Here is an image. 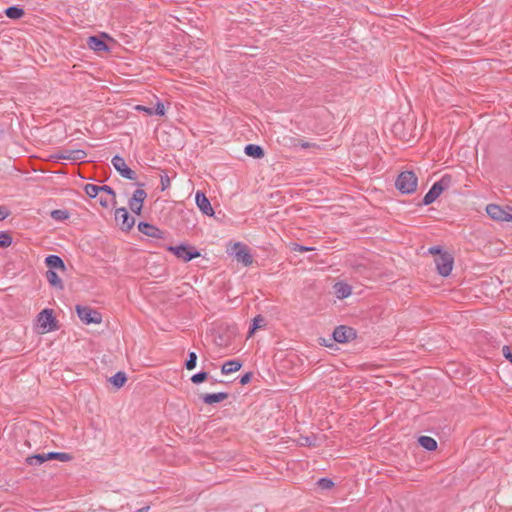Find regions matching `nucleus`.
Segmentation results:
<instances>
[{
  "label": "nucleus",
  "mask_w": 512,
  "mask_h": 512,
  "mask_svg": "<svg viewBox=\"0 0 512 512\" xmlns=\"http://www.w3.org/2000/svg\"><path fill=\"white\" fill-rule=\"evenodd\" d=\"M115 220L123 231H129L135 224V219L129 215L124 207L116 209Z\"/></svg>",
  "instance_id": "nucleus-9"
},
{
  "label": "nucleus",
  "mask_w": 512,
  "mask_h": 512,
  "mask_svg": "<svg viewBox=\"0 0 512 512\" xmlns=\"http://www.w3.org/2000/svg\"><path fill=\"white\" fill-rule=\"evenodd\" d=\"M165 114V108L162 102L158 101L156 107L153 108V115L163 116Z\"/></svg>",
  "instance_id": "nucleus-38"
},
{
  "label": "nucleus",
  "mask_w": 512,
  "mask_h": 512,
  "mask_svg": "<svg viewBox=\"0 0 512 512\" xmlns=\"http://www.w3.org/2000/svg\"><path fill=\"white\" fill-rule=\"evenodd\" d=\"M429 253H431V254H438V256H439V255H440V254H442L443 252H441L440 247L435 246V247H431V248H429Z\"/></svg>",
  "instance_id": "nucleus-44"
},
{
  "label": "nucleus",
  "mask_w": 512,
  "mask_h": 512,
  "mask_svg": "<svg viewBox=\"0 0 512 512\" xmlns=\"http://www.w3.org/2000/svg\"><path fill=\"white\" fill-rule=\"evenodd\" d=\"M138 230L142 234L152 238L162 239L164 237V232L162 230L147 222H140L138 224Z\"/></svg>",
  "instance_id": "nucleus-13"
},
{
  "label": "nucleus",
  "mask_w": 512,
  "mask_h": 512,
  "mask_svg": "<svg viewBox=\"0 0 512 512\" xmlns=\"http://www.w3.org/2000/svg\"><path fill=\"white\" fill-rule=\"evenodd\" d=\"M12 243V237L8 232L1 231L0 232V248H6L10 246Z\"/></svg>",
  "instance_id": "nucleus-30"
},
{
  "label": "nucleus",
  "mask_w": 512,
  "mask_h": 512,
  "mask_svg": "<svg viewBox=\"0 0 512 512\" xmlns=\"http://www.w3.org/2000/svg\"><path fill=\"white\" fill-rule=\"evenodd\" d=\"M242 363L238 360H229L222 365L221 372L223 374H230L240 370Z\"/></svg>",
  "instance_id": "nucleus-21"
},
{
  "label": "nucleus",
  "mask_w": 512,
  "mask_h": 512,
  "mask_svg": "<svg viewBox=\"0 0 512 512\" xmlns=\"http://www.w3.org/2000/svg\"><path fill=\"white\" fill-rule=\"evenodd\" d=\"M418 442L423 448H425L428 451H434L437 448L436 440L429 436H420Z\"/></svg>",
  "instance_id": "nucleus-22"
},
{
  "label": "nucleus",
  "mask_w": 512,
  "mask_h": 512,
  "mask_svg": "<svg viewBox=\"0 0 512 512\" xmlns=\"http://www.w3.org/2000/svg\"><path fill=\"white\" fill-rule=\"evenodd\" d=\"M486 212L490 218L496 221L509 222L512 220V213L508 211V206H506V208H502L496 204H488L486 207Z\"/></svg>",
  "instance_id": "nucleus-7"
},
{
  "label": "nucleus",
  "mask_w": 512,
  "mask_h": 512,
  "mask_svg": "<svg viewBox=\"0 0 512 512\" xmlns=\"http://www.w3.org/2000/svg\"><path fill=\"white\" fill-rule=\"evenodd\" d=\"M207 378H208V373L205 371H201L199 373L194 374L191 377V381L194 384H200V383L204 382Z\"/></svg>",
  "instance_id": "nucleus-33"
},
{
  "label": "nucleus",
  "mask_w": 512,
  "mask_h": 512,
  "mask_svg": "<svg viewBox=\"0 0 512 512\" xmlns=\"http://www.w3.org/2000/svg\"><path fill=\"white\" fill-rule=\"evenodd\" d=\"M244 152L247 156L260 159L264 156V150L261 146L255 144H248L244 148Z\"/></svg>",
  "instance_id": "nucleus-19"
},
{
  "label": "nucleus",
  "mask_w": 512,
  "mask_h": 512,
  "mask_svg": "<svg viewBox=\"0 0 512 512\" xmlns=\"http://www.w3.org/2000/svg\"><path fill=\"white\" fill-rule=\"evenodd\" d=\"M233 253L238 262H241L244 266H249L253 262L252 255L246 245L238 242L233 246Z\"/></svg>",
  "instance_id": "nucleus-10"
},
{
  "label": "nucleus",
  "mask_w": 512,
  "mask_h": 512,
  "mask_svg": "<svg viewBox=\"0 0 512 512\" xmlns=\"http://www.w3.org/2000/svg\"><path fill=\"white\" fill-rule=\"evenodd\" d=\"M46 458L48 460H59L61 462H68L72 460V455L64 452H48L46 453Z\"/></svg>",
  "instance_id": "nucleus-23"
},
{
  "label": "nucleus",
  "mask_w": 512,
  "mask_h": 512,
  "mask_svg": "<svg viewBox=\"0 0 512 512\" xmlns=\"http://www.w3.org/2000/svg\"><path fill=\"white\" fill-rule=\"evenodd\" d=\"M100 192H104L107 195H109L111 197V200L113 201V204L116 203V193L110 186H108V185L100 186Z\"/></svg>",
  "instance_id": "nucleus-34"
},
{
  "label": "nucleus",
  "mask_w": 512,
  "mask_h": 512,
  "mask_svg": "<svg viewBox=\"0 0 512 512\" xmlns=\"http://www.w3.org/2000/svg\"><path fill=\"white\" fill-rule=\"evenodd\" d=\"M148 510H149V507H148V506H146V507H143V508H141V509H138V510H137V511H135V512H147Z\"/></svg>",
  "instance_id": "nucleus-47"
},
{
  "label": "nucleus",
  "mask_w": 512,
  "mask_h": 512,
  "mask_svg": "<svg viewBox=\"0 0 512 512\" xmlns=\"http://www.w3.org/2000/svg\"><path fill=\"white\" fill-rule=\"evenodd\" d=\"M84 191L90 198H95L100 193V186L95 184H86L84 186Z\"/></svg>",
  "instance_id": "nucleus-27"
},
{
  "label": "nucleus",
  "mask_w": 512,
  "mask_h": 512,
  "mask_svg": "<svg viewBox=\"0 0 512 512\" xmlns=\"http://www.w3.org/2000/svg\"><path fill=\"white\" fill-rule=\"evenodd\" d=\"M45 264L49 268L48 270H61L65 271L66 266L64 261L58 255H48L45 258Z\"/></svg>",
  "instance_id": "nucleus-16"
},
{
  "label": "nucleus",
  "mask_w": 512,
  "mask_h": 512,
  "mask_svg": "<svg viewBox=\"0 0 512 512\" xmlns=\"http://www.w3.org/2000/svg\"><path fill=\"white\" fill-rule=\"evenodd\" d=\"M229 397L227 392L206 393L201 395V399L205 404L212 405L222 402Z\"/></svg>",
  "instance_id": "nucleus-15"
},
{
  "label": "nucleus",
  "mask_w": 512,
  "mask_h": 512,
  "mask_svg": "<svg viewBox=\"0 0 512 512\" xmlns=\"http://www.w3.org/2000/svg\"><path fill=\"white\" fill-rule=\"evenodd\" d=\"M263 323H264V318L261 315L256 316L253 319V325L250 328L249 333L252 334L256 329L260 328Z\"/></svg>",
  "instance_id": "nucleus-35"
},
{
  "label": "nucleus",
  "mask_w": 512,
  "mask_h": 512,
  "mask_svg": "<svg viewBox=\"0 0 512 512\" xmlns=\"http://www.w3.org/2000/svg\"><path fill=\"white\" fill-rule=\"evenodd\" d=\"M197 364V355L195 352H190L188 355V359L185 362V368L187 370H192L196 367Z\"/></svg>",
  "instance_id": "nucleus-31"
},
{
  "label": "nucleus",
  "mask_w": 512,
  "mask_h": 512,
  "mask_svg": "<svg viewBox=\"0 0 512 512\" xmlns=\"http://www.w3.org/2000/svg\"><path fill=\"white\" fill-rule=\"evenodd\" d=\"M99 202H100V205H101V206H103V207H105V208L109 207V205H110L111 203H113V201L111 200V198H110V199H108L107 197H104V196H100V198H99Z\"/></svg>",
  "instance_id": "nucleus-41"
},
{
  "label": "nucleus",
  "mask_w": 512,
  "mask_h": 512,
  "mask_svg": "<svg viewBox=\"0 0 512 512\" xmlns=\"http://www.w3.org/2000/svg\"><path fill=\"white\" fill-rule=\"evenodd\" d=\"M251 378H252V374H251V373H246V374H244V375L240 378V383H241L242 385H245V384H247V383H249V382H250Z\"/></svg>",
  "instance_id": "nucleus-43"
},
{
  "label": "nucleus",
  "mask_w": 512,
  "mask_h": 512,
  "mask_svg": "<svg viewBox=\"0 0 512 512\" xmlns=\"http://www.w3.org/2000/svg\"><path fill=\"white\" fill-rule=\"evenodd\" d=\"M435 264L438 273L443 277H447L452 271L454 258L450 253L443 252L435 258Z\"/></svg>",
  "instance_id": "nucleus-6"
},
{
  "label": "nucleus",
  "mask_w": 512,
  "mask_h": 512,
  "mask_svg": "<svg viewBox=\"0 0 512 512\" xmlns=\"http://www.w3.org/2000/svg\"><path fill=\"white\" fill-rule=\"evenodd\" d=\"M76 312L80 320L85 324H99L102 322L101 313L88 306L77 305Z\"/></svg>",
  "instance_id": "nucleus-4"
},
{
  "label": "nucleus",
  "mask_w": 512,
  "mask_h": 512,
  "mask_svg": "<svg viewBox=\"0 0 512 512\" xmlns=\"http://www.w3.org/2000/svg\"><path fill=\"white\" fill-rule=\"evenodd\" d=\"M143 203L136 198L131 197L129 200V208L132 212L139 215L142 211Z\"/></svg>",
  "instance_id": "nucleus-28"
},
{
  "label": "nucleus",
  "mask_w": 512,
  "mask_h": 512,
  "mask_svg": "<svg viewBox=\"0 0 512 512\" xmlns=\"http://www.w3.org/2000/svg\"><path fill=\"white\" fill-rule=\"evenodd\" d=\"M160 182H161V190L162 191H164L167 188H169L170 183H171L170 178H169V176L167 174L161 175Z\"/></svg>",
  "instance_id": "nucleus-37"
},
{
  "label": "nucleus",
  "mask_w": 512,
  "mask_h": 512,
  "mask_svg": "<svg viewBox=\"0 0 512 512\" xmlns=\"http://www.w3.org/2000/svg\"><path fill=\"white\" fill-rule=\"evenodd\" d=\"M132 197L143 203L147 197V193L143 189H137L134 191Z\"/></svg>",
  "instance_id": "nucleus-36"
},
{
  "label": "nucleus",
  "mask_w": 512,
  "mask_h": 512,
  "mask_svg": "<svg viewBox=\"0 0 512 512\" xmlns=\"http://www.w3.org/2000/svg\"><path fill=\"white\" fill-rule=\"evenodd\" d=\"M25 461L30 466L41 465L47 461L46 453L28 456Z\"/></svg>",
  "instance_id": "nucleus-24"
},
{
  "label": "nucleus",
  "mask_w": 512,
  "mask_h": 512,
  "mask_svg": "<svg viewBox=\"0 0 512 512\" xmlns=\"http://www.w3.org/2000/svg\"><path fill=\"white\" fill-rule=\"evenodd\" d=\"M51 217L57 221H62L68 219L69 213L67 210L57 209L51 212Z\"/></svg>",
  "instance_id": "nucleus-29"
},
{
  "label": "nucleus",
  "mask_w": 512,
  "mask_h": 512,
  "mask_svg": "<svg viewBox=\"0 0 512 512\" xmlns=\"http://www.w3.org/2000/svg\"><path fill=\"white\" fill-rule=\"evenodd\" d=\"M300 145L302 148H310L311 146H313V144L309 142H302Z\"/></svg>",
  "instance_id": "nucleus-46"
},
{
  "label": "nucleus",
  "mask_w": 512,
  "mask_h": 512,
  "mask_svg": "<svg viewBox=\"0 0 512 512\" xmlns=\"http://www.w3.org/2000/svg\"><path fill=\"white\" fill-rule=\"evenodd\" d=\"M503 355L506 359L510 360L512 362V352L508 346H504L503 349Z\"/></svg>",
  "instance_id": "nucleus-42"
},
{
  "label": "nucleus",
  "mask_w": 512,
  "mask_h": 512,
  "mask_svg": "<svg viewBox=\"0 0 512 512\" xmlns=\"http://www.w3.org/2000/svg\"><path fill=\"white\" fill-rule=\"evenodd\" d=\"M317 485L323 490H329L334 486V482L328 478H321L317 481Z\"/></svg>",
  "instance_id": "nucleus-32"
},
{
  "label": "nucleus",
  "mask_w": 512,
  "mask_h": 512,
  "mask_svg": "<svg viewBox=\"0 0 512 512\" xmlns=\"http://www.w3.org/2000/svg\"><path fill=\"white\" fill-rule=\"evenodd\" d=\"M127 381V376L124 372L119 371L110 378V382L117 388H121Z\"/></svg>",
  "instance_id": "nucleus-26"
},
{
  "label": "nucleus",
  "mask_w": 512,
  "mask_h": 512,
  "mask_svg": "<svg viewBox=\"0 0 512 512\" xmlns=\"http://www.w3.org/2000/svg\"><path fill=\"white\" fill-rule=\"evenodd\" d=\"M334 289L336 296L339 299L347 298L348 296L351 295L352 292L351 286L343 282L336 283L334 285Z\"/></svg>",
  "instance_id": "nucleus-20"
},
{
  "label": "nucleus",
  "mask_w": 512,
  "mask_h": 512,
  "mask_svg": "<svg viewBox=\"0 0 512 512\" xmlns=\"http://www.w3.org/2000/svg\"><path fill=\"white\" fill-rule=\"evenodd\" d=\"M38 326L43 332H50L57 329V320L53 316L52 309H44L37 316Z\"/></svg>",
  "instance_id": "nucleus-5"
},
{
  "label": "nucleus",
  "mask_w": 512,
  "mask_h": 512,
  "mask_svg": "<svg viewBox=\"0 0 512 512\" xmlns=\"http://www.w3.org/2000/svg\"><path fill=\"white\" fill-rule=\"evenodd\" d=\"M356 337V332L348 326H338L333 332V339L338 343H346Z\"/></svg>",
  "instance_id": "nucleus-11"
},
{
  "label": "nucleus",
  "mask_w": 512,
  "mask_h": 512,
  "mask_svg": "<svg viewBox=\"0 0 512 512\" xmlns=\"http://www.w3.org/2000/svg\"><path fill=\"white\" fill-rule=\"evenodd\" d=\"M88 47L95 52L108 51V45L97 36H90L87 40Z\"/></svg>",
  "instance_id": "nucleus-17"
},
{
  "label": "nucleus",
  "mask_w": 512,
  "mask_h": 512,
  "mask_svg": "<svg viewBox=\"0 0 512 512\" xmlns=\"http://www.w3.org/2000/svg\"><path fill=\"white\" fill-rule=\"evenodd\" d=\"M112 165L114 168L120 173V175L126 179L129 180H135L136 179V173L132 169H130L126 163L123 157L119 155H115L112 160Z\"/></svg>",
  "instance_id": "nucleus-8"
},
{
  "label": "nucleus",
  "mask_w": 512,
  "mask_h": 512,
  "mask_svg": "<svg viewBox=\"0 0 512 512\" xmlns=\"http://www.w3.org/2000/svg\"><path fill=\"white\" fill-rule=\"evenodd\" d=\"M167 250L184 262H189L201 256V253L195 247L185 243L177 246H168Z\"/></svg>",
  "instance_id": "nucleus-3"
},
{
  "label": "nucleus",
  "mask_w": 512,
  "mask_h": 512,
  "mask_svg": "<svg viewBox=\"0 0 512 512\" xmlns=\"http://www.w3.org/2000/svg\"><path fill=\"white\" fill-rule=\"evenodd\" d=\"M135 109L137 111L145 112L148 115H153V108H151V107H146V106H143V105H137V106H135Z\"/></svg>",
  "instance_id": "nucleus-39"
},
{
  "label": "nucleus",
  "mask_w": 512,
  "mask_h": 512,
  "mask_svg": "<svg viewBox=\"0 0 512 512\" xmlns=\"http://www.w3.org/2000/svg\"><path fill=\"white\" fill-rule=\"evenodd\" d=\"M45 277L48 281V283L53 286L54 288H57L59 290L64 289V285L58 274L54 270H47L45 273Z\"/></svg>",
  "instance_id": "nucleus-18"
},
{
  "label": "nucleus",
  "mask_w": 512,
  "mask_h": 512,
  "mask_svg": "<svg viewBox=\"0 0 512 512\" xmlns=\"http://www.w3.org/2000/svg\"><path fill=\"white\" fill-rule=\"evenodd\" d=\"M195 201H196L198 208L200 209V211L203 214H205L207 216H212L214 214V210L211 206V203H210L209 199L206 197V195L204 194V192L197 191L195 194Z\"/></svg>",
  "instance_id": "nucleus-12"
},
{
  "label": "nucleus",
  "mask_w": 512,
  "mask_h": 512,
  "mask_svg": "<svg viewBox=\"0 0 512 512\" xmlns=\"http://www.w3.org/2000/svg\"><path fill=\"white\" fill-rule=\"evenodd\" d=\"M451 180L452 178L448 174L442 176V178L435 182L429 191L425 194L422 203L424 205L433 203L441 195V193L449 187Z\"/></svg>",
  "instance_id": "nucleus-2"
},
{
  "label": "nucleus",
  "mask_w": 512,
  "mask_h": 512,
  "mask_svg": "<svg viewBox=\"0 0 512 512\" xmlns=\"http://www.w3.org/2000/svg\"><path fill=\"white\" fill-rule=\"evenodd\" d=\"M294 250L299 251V252H305V251L313 250V248L302 246V245H297V247Z\"/></svg>",
  "instance_id": "nucleus-45"
},
{
  "label": "nucleus",
  "mask_w": 512,
  "mask_h": 512,
  "mask_svg": "<svg viewBox=\"0 0 512 512\" xmlns=\"http://www.w3.org/2000/svg\"><path fill=\"white\" fill-rule=\"evenodd\" d=\"M87 154L84 150L81 149H65L59 152L56 155V158L58 159H64V160H72V161H78L83 160L86 158Z\"/></svg>",
  "instance_id": "nucleus-14"
},
{
  "label": "nucleus",
  "mask_w": 512,
  "mask_h": 512,
  "mask_svg": "<svg viewBox=\"0 0 512 512\" xmlns=\"http://www.w3.org/2000/svg\"><path fill=\"white\" fill-rule=\"evenodd\" d=\"M418 178L413 171H403L401 172L396 181V188L403 194H411L414 193L417 189Z\"/></svg>",
  "instance_id": "nucleus-1"
},
{
  "label": "nucleus",
  "mask_w": 512,
  "mask_h": 512,
  "mask_svg": "<svg viewBox=\"0 0 512 512\" xmlns=\"http://www.w3.org/2000/svg\"><path fill=\"white\" fill-rule=\"evenodd\" d=\"M5 15L10 19H19L24 15V10L18 6H10L5 9Z\"/></svg>",
  "instance_id": "nucleus-25"
},
{
  "label": "nucleus",
  "mask_w": 512,
  "mask_h": 512,
  "mask_svg": "<svg viewBox=\"0 0 512 512\" xmlns=\"http://www.w3.org/2000/svg\"><path fill=\"white\" fill-rule=\"evenodd\" d=\"M10 215V211L5 206H0V221L6 219Z\"/></svg>",
  "instance_id": "nucleus-40"
}]
</instances>
